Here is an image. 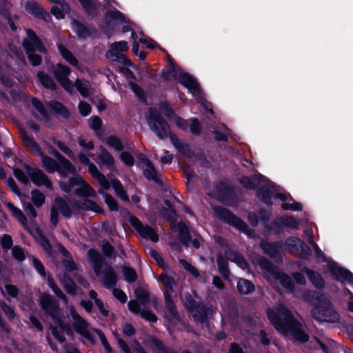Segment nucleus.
<instances>
[{
    "mask_svg": "<svg viewBox=\"0 0 353 353\" xmlns=\"http://www.w3.org/2000/svg\"><path fill=\"white\" fill-rule=\"evenodd\" d=\"M241 183L248 189H253L256 185H261L258 191L259 199L267 205L272 204V199L278 198L281 201H288L281 205L285 210L301 211L303 205L296 202L289 194L281 192V188L276 186L261 174L252 177L243 176L241 179Z\"/></svg>",
    "mask_w": 353,
    "mask_h": 353,
    "instance_id": "obj_1",
    "label": "nucleus"
},
{
    "mask_svg": "<svg viewBox=\"0 0 353 353\" xmlns=\"http://www.w3.org/2000/svg\"><path fill=\"white\" fill-rule=\"evenodd\" d=\"M267 314L274 328L281 334L290 336L295 341L305 342L309 336L294 314L284 305L279 303L267 310Z\"/></svg>",
    "mask_w": 353,
    "mask_h": 353,
    "instance_id": "obj_2",
    "label": "nucleus"
},
{
    "mask_svg": "<svg viewBox=\"0 0 353 353\" xmlns=\"http://www.w3.org/2000/svg\"><path fill=\"white\" fill-rule=\"evenodd\" d=\"M303 298L305 301L314 306L311 314L316 320L331 323L338 321V314L334 310L330 301L324 295L308 290L303 294Z\"/></svg>",
    "mask_w": 353,
    "mask_h": 353,
    "instance_id": "obj_3",
    "label": "nucleus"
},
{
    "mask_svg": "<svg viewBox=\"0 0 353 353\" xmlns=\"http://www.w3.org/2000/svg\"><path fill=\"white\" fill-rule=\"evenodd\" d=\"M40 305L43 310L53 320L56 326L50 325V328L55 339L60 343L64 341V334L72 333L70 325L63 323L59 316L58 306L53 298L49 294H43L40 297Z\"/></svg>",
    "mask_w": 353,
    "mask_h": 353,
    "instance_id": "obj_4",
    "label": "nucleus"
},
{
    "mask_svg": "<svg viewBox=\"0 0 353 353\" xmlns=\"http://www.w3.org/2000/svg\"><path fill=\"white\" fill-rule=\"evenodd\" d=\"M263 252L271 257H276L280 254L283 249L294 255L306 258L310 255L308 246L297 237L288 239L285 243L281 242L268 243L263 241L261 244Z\"/></svg>",
    "mask_w": 353,
    "mask_h": 353,
    "instance_id": "obj_5",
    "label": "nucleus"
},
{
    "mask_svg": "<svg viewBox=\"0 0 353 353\" xmlns=\"http://www.w3.org/2000/svg\"><path fill=\"white\" fill-rule=\"evenodd\" d=\"M69 311L73 321V327L78 334L85 338L92 343H94L97 337H99L105 349V353H113L105 335L100 330L90 327L88 322L77 312L73 307H70Z\"/></svg>",
    "mask_w": 353,
    "mask_h": 353,
    "instance_id": "obj_6",
    "label": "nucleus"
},
{
    "mask_svg": "<svg viewBox=\"0 0 353 353\" xmlns=\"http://www.w3.org/2000/svg\"><path fill=\"white\" fill-rule=\"evenodd\" d=\"M88 256L93 265L94 272L101 278L103 285L108 289L113 288L117 283V275L114 269L107 263H103L100 253L91 249Z\"/></svg>",
    "mask_w": 353,
    "mask_h": 353,
    "instance_id": "obj_7",
    "label": "nucleus"
},
{
    "mask_svg": "<svg viewBox=\"0 0 353 353\" xmlns=\"http://www.w3.org/2000/svg\"><path fill=\"white\" fill-rule=\"evenodd\" d=\"M170 74L189 90L197 102L201 103L207 112L213 114L211 105L205 101L199 85L193 77L174 66L170 70Z\"/></svg>",
    "mask_w": 353,
    "mask_h": 353,
    "instance_id": "obj_8",
    "label": "nucleus"
},
{
    "mask_svg": "<svg viewBox=\"0 0 353 353\" xmlns=\"http://www.w3.org/2000/svg\"><path fill=\"white\" fill-rule=\"evenodd\" d=\"M259 265L265 276L270 283L278 282L287 291L294 293L296 296H299L298 292L294 290L293 282L289 276L278 271L266 259H261Z\"/></svg>",
    "mask_w": 353,
    "mask_h": 353,
    "instance_id": "obj_9",
    "label": "nucleus"
},
{
    "mask_svg": "<svg viewBox=\"0 0 353 353\" xmlns=\"http://www.w3.org/2000/svg\"><path fill=\"white\" fill-rule=\"evenodd\" d=\"M159 110L163 113L170 120H173L174 123L181 129L183 130H189L194 134H199L201 132V127L196 119H190L189 120H184L182 118L178 117L175 115L173 110L170 108L169 104L165 102H161L159 104Z\"/></svg>",
    "mask_w": 353,
    "mask_h": 353,
    "instance_id": "obj_10",
    "label": "nucleus"
},
{
    "mask_svg": "<svg viewBox=\"0 0 353 353\" xmlns=\"http://www.w3.org/2000/svg\"><path fill=\"white\" fill-rule=\"evenodd\" d=\"M26 34L27 37L23 41V48L32 65H39L41 63V58L35 52L44 53L46 52L45 47L32 30H27Z\"/></svg>",
    "mask_w": 353,
    "mask_h": 353,
    "instance_id": "obj_11",
    "label": "nucleus"
},
{
    "mask_svg": "<svg viewBox=\"0 0 353 353\" xmlns=\"http://www.w3.org/2000/svg\"><path fill=\"white\" fill-rule=\"evenodd\" d=\"M147 123L150 129L161 139L170 134V127L155 108H150L145 114Z\"/></svg>",
    "mask_w": 353,
    "mask_h": 353,
    "instance_id": "obj_12",
    "label": "nucleus"
},
{
    "mask_svg": "<svg viewBox=\"0 0 353 353\" xmlns=\"http://www.w3.org/2000/svg\"><path fill=\"white\" fill-rule=\"evenodd\" d=\"M60 187L65 192L92 198L97 196L96 191L79 176L70 179L68 183L60 182Z\"/></svg>",
    "mask_w": 353,
    "mask_h": 353,
    "instance_id": "obj_13",
    "label": "nucleus"
},
{
    "mask_svg": "<svg viewBox=\"0 0 353 353\" xmlns=\"http://www.w3.org/2000/svg\"><path fill=\"white\" fill-rule=\"evenodd\" d=\"M21 138L26 148H28L33 154H37L41 157L43 165L49 173H54L58 170V162L54 159L43 156L39 146L26 132L21 133Z\"/></svg>",
    "mask_w": 353,
    "mask_h": 353,
    "instance_id": "obj_14",
    "label": "nucleus"
},
{
    "mask_svg": "<svg viewBox=\"0 0 353 353\" xmlns=\"http://www.w3.org/2000/svg\"><path fill=\"white\" fill-rule=\"evenodd\" d=\"M99 185L100 188L99 189V192L103 196L104 201L109 207L110 210L112 211L118 210V204L115 199L111 195L105 192V191L108 190L110 186H109L108 188H105L101 185ZM110 185L112 186L115 193L122 201L125 202L129 201L128 196L124 190L123 185L118 179H114L111 180V182H110Z\"/></svg>",
    "mask_w": 353,
    "mask_h": 353,
    "instance_id": "obj_15",
    "label": "nucleus"
},
{
    "mask_svg": "<svg viewBox=\"0 0 353 353\" xmlns=\"http://www.w3.org/2000/svg\"><path fill=\"white\" fill-rule=\"evenodd\" d=\"M128 49V44L125 41H120L110 44V49L106 52L108 59L117 61L126 65H131L132 63L123 54Z\"/></svg>",
    "mask_w": 353,
    "mask_h": 353,
    "instance_id": "obj_16",
    "label": "nucleus"
},
{
    "mask_svg": "<svg viewBox=\"0 0 353 353\" xmlns=\"http://www.w3.org/2000/svg\"><path fill=\"white\" fill-rule=\"evenodd\" d=\"M213 210L214 214L220 219H222L225 222L233 225L243 232H247L248 226L245 223L236 217L227 209L219 206H215L213 208Z\"/></svg>",
    "mask_w": 353,
    "mask_h": 353,
    "instance_id": "obj_17",
    "label": "nucleus"
},
{
    "mask_svg": "<svg viewBox=\"0 0 353 353\" xmlns=\"http://www.w3.org/2000/svg\"><path fill=\"white\" fill-rule=\"evenodd\" d=\"M327 268L336 281L341 283L347 282L353 286V274L347 269L339 266L336 263L330 260L327 261Z\"/></svg>",
    "mask_w": 353,
    "mask_h": 353,
    "instance_id": "obj_18",
    "label": "nucleus"
},
{
    "mask_svg": "<svg viewBox=\"0 0 353 353\" xmlns=\"http://www.w3.org/2000/svg\"><path fill=\"white\" fill-rule=\"evenodd\" d=\"M79 160L81 163L88 166L89 172L98 181L99 185H101L105 188H108L110 186V181L101 173L97 167L90 162L87 154L79 152Z\"/></svg>",
    "mask_w": 353,
    "mask_h": 353,
    "instance_id": "obj_19",
    "label": "nucleus"
},
{
    "mask_svg": "<svg viewBox=\"0 0 353 353\" xmlns=\"http://www.w3.org/2000/svg\"><path fill=\"white\" fill-rule=\"evenodd\" d=\"M70 69L61 63H58L54 70V75L61 86L69 93L74 92V83L68 79Z\"/></svg>",
    "mask_w": 353,
    "mask_h": 353,
    "instance_id": "obj_20",
    "label": "nucleus"
},
{
    "mask_svg": "<svg viewBox=\"0 0 353 353\" xmlns=\"http://www.w3.org/2000/svg\"><path fill=\"white\" fill-rule=\"evenodd\" d=\"M130 222L132 227L143 238L149 239L153 242L158 241V234L152 228L148 225H143L141 222L136 217H131Z\"/></svg>",
    "mask_w": 353,
    "mask_h": 353,
    "instance_id": "obj_21",
    "label": "nucleus"
},
{
    "mask_svg": "<svg viewBox=\"0 0 353 353\" xmlns=\"http://www.w3.org/2000/svg\"><path fill=\"white\" fill-rule=\"evenodd\" d=\"M26 172L33 183L38 186L43 185L49 190L52 189V185L51 181L41 170L31 167H26Z\"/></svg>",
    "mask_w": 353,
    "mask_h": 353,
    "instance_id": "obj_22",
    "label": "nucleus"
},
{
    "mask_svg": "<svg viewBox=\"0 0 353 353\" xmlns=\"http://www.w3.org/2000/svg\"><path fill=\"white\" fill-rule=\"evenodd\" d=\"M51 153L59 160L57 172L61 176H66L68 174H74L76 172L74 165L57 150H52Z\"/></svg>",
    "mask_w": 353,
    "mask_h": 353,
    "instance_id": "obj_23",
    "label": "nucleus"
},
{
    "mask_svg": "<svg viewBox=\"0 0 353 353\" xmlns=\"http://www.w3.org/2000/svg\"><path fill=\"white\" fill-rule=\"evenodd\" d=\"M25 10L29 14L34 15L38 18H42L46 21H48L50 16L45 12V10L36 2L28 1L25 4Z\"/></svg>",
    "mask_w": 353,
    "mask_h": 353,
    "instance_id": "obj_24",
    "label": "nucleus"
},
{
    "mask_svg": "<svg viewBox=\"0 0 353 353\" xmlns=\"http://www.w3.org/2000/svg\"><path fill=\"white\" fill-rule=\"evenodd\" d=\"M138 158L143 164L144 176L149 180H154L158 182L159 178L157 173L150 161L143 154H141Z\"/></svg>",
    "mask_w": 353,
    "mask_h": 353,
    "instance_id": "obj_25",
    "label": "nucleus"
},
{
    "mask_svg": "<svg viewBox=\"0 0 353 353\" xmlns=\"http://www.w3.org/2000/svg\"><path fill=\"white\" fill-rule=\"evenodd\" d=\"M71 28L80 39H86L91 35V30L78 20L72 21Z\"/></svg>",
    "mask_w": 353,
    "mask_h": 353,
    "instance_id": "obj_26",
    "label": "nucleus"
},
{
    "mask_svg": "<svg viewBox=\"0 0 353 353\" xmlns=\"http://www.w3.org/2000/svg\"><path fill=\"white\" fill-rule=\"evenodd\" d=\"M97 157L99 163L108 166L110 169L114 167V159L112 155L103 146L101 145L99 148Z\"/></svg>",
    "mask_w": 353,
    "mask_h": 353,
    "instance_id": "obj_27",
    "label": "nucleus"
},
{
    "mask_svg": "<svg viewBox=\"0 0 353 353\" xmlns=\"http://www.w3.org/2000/svg\"><path fill=\"white\" fill-rule=\"evenodd\" d=\"M118 344L124 353H146L140 343L136 341L129 346L123 339H119Z\"/></svg>",
    "mask_w": 353,
    "mask_h": 353,
    "instance_id": "obj_28",
    "label": "nucleus"
},
{
    "mask_svg": "<svg viewBox=\"0 0 353 353\" xmlns=\"http://www.w3.org/2000/svg\"><path fill=\"white\" fill-rule=\"evenodd\" d=\"M303 271L307 275L309 280L315 288H322L324 287L325 282L320 274L307 268H305Z\"/></svg>",
    "mask_w": 353,
    "mask_h": 353,
    "instance_id": "obj_29",
    "label": "nucleus"
},
{
    "mask_svg": "<svg viewBox=\"0 0 353 353\" xmlns=\"http://www.w3.org/2000/svg\"><path fill=\"white\" fill-rule=\"evenodd\" d=\"M57 210L65 217L69 218L72 215V210L68 204L62 198H57L52 205Z\"/></svg>",
    "mask_w": 353,
    "mask_h": 353,
    "instance_id": "obj_30",
    "label": "nucleus"
},
{
    "mask_svg": "<svg viewBox=\"0 0 353 353\" xmlns=\"http://www.w3.org/2000/svg\"><path fill=\"white\" fill-rule=\"evenodd\" d=\"M225 256L227 259L236 263L239 267H240L243 270H245L248 268V263L245 260L242 256L239 254L229 250L226 251L225 253Z\"/></svg>",
    "mask_w": 353,
    "mask_h": 353,
    "instance_id": "obj_31",
    "label": "nucleus"
},
{
    "mask_svg": "<svg viewBox=\"0 0 353 353\" xmlns=\"http://www.w3.org/2000/svg\"><path fill=\"white\" fill-rule=\"evenodd\" d=\"M77 207L83 210H91L96 213H102L101 207L94 201L89 199H84L77 203Z\"/></svg>",
    "mask_w": 353,
    "mask_h": 353,
    "instance_id": "obj_32",
    "label": "nucleus"
},
{
    "mask_svg": "<svg viewBox=\"0 0 353 353\" xmlns=\"http://www.w3.org/2000/svg\"><path fill=\"white\" fill-rule=\"evenodd\" d=\"M185 304L186 307L188 308V310H190L192 315L193 316L196 321H198L201 323H203L205 321L207 318V314L204 310H196L192 302H188L187 301L185 302Z\"/></svg>",
    "mask_w": 353,
    "mask_h": 353,
    "instance_id": "obj_33",
    "label": "nucleus"
},
{
    "mask_svg": "<svg viewBox=\"0 0 353 353\" xmlns=\"http://www.w3.org/2000/svg\"><path fill=\"white\" fill-rule=\"evenodd\" d=\"M76 87L77 90L83 97H88L90 94V84L89 81L78 79L76 80L74 87Z\"/></svg>",
    "mask_w": 353,
    "mask_h": 353,
    "instance_id": "obj_34",
    "label": "nucleus"
},
{
    "mask_svg": "<svg viewBox=\"0 0 353 353\" xmlns=\"http://www.w3.org/2000/svg\"><path fill=\"white\" fill-rule=\"evenodd\" d=\"M159 281L165 288L164 294H172L174 292L173 286L175 284L174 279L167 274H161L159 278Z\"/></svg>",
    "mask_w": 353,
    "mask_h": 353,
    "instance_id": "obj_35",
    "label": "nucleus"
},
{
    "mask_svg": "<svg viewBox=\"0 0 353 353\" xmlns=\"http://www.w3.org/2000/svg\"><path fill=\"white\" fill-rule=\"evenodd\" d=\"M59 280L68 293L75 294L77 286L74 282L69 276L64 274L63 275L60 276Z\"/></svg>",
    "mask_w": 353,
    "mask_h": 353,
    "instance_id": "obj_36",
    "label": "nucleus"
},
{
    "mask_svg": "<svg viewBox=\"0 0 353 353\" xmlns=\"http://www.w3.org/2000/svg\"><path fill=\"white\" fill-rule=\"evenodd\" d=\"M237 288L241 294H248L254 290V285L248 280L241 279L237 283Z\"/></svg>",
    "mask_w": 353,
    "mask_h": 353,
    "instance_id": "obj_37",
    "label": "nucleus"
},
{
    "mask_svg": "<svg viewBox=\"0 0 353 353\" xmlns=\"http://www.w3.org/2000/svg\"><path fill=\"white\" fill-rule=\"evenodd\" d=\"M58 49L61 55L64 59H65L72 66L78 67V60L73 56V54L68 50H67L65 47L60 44L58 46Z\"/></svg>",
    "mask_w": 353,
    "mask_h": 353,
    "instance_id": "obj_38",
    "label": "nucleus"
},
{
    "mask_svg": "<svg viewBox=\"0 0 353 353\" xmlns=\"http://www.w3.org/2000/svg\"><path fill=\"white\" fill-rule=\"evenodd\" d=\"M31 103L34 107L35 110L37 111V113H35V117L40 120H47V111L43 104L37 99H32Z\"/></svg>",
    "mask_w": 353,
    "mask_h": 353,
    "instance_id": "obj_39",
    "label": "nucleus"
},
{
    "mask_svg": "<svg viewBox=\"0 0 353 353\" xmlns=\"http://www.w3.org/2000/svg\"><path fill=\"white\" fill-rule=\"evenodd\" d=\"M8 208L11 211L12 215L17 219V220L23 224V225L26 228V221L27 219L22 212V211L15 207L12 203L8 202L6 204Z\"/></svg>",
    "mask_w": 353,
    "mask_h": 353,
    "instance_id": "obj_40",
    "label": "nucleus"
},
{
    "mask_svg": "<svg viewBox=\"0 0 353 353\" xmlns=\"http://www.w3.org/2000/svg\"><path fill=\"white\" fill-rule=\"evenodd\" d=\"M268 218L269 214L265 211H261L259 216L255 213H250L248 215L249 221L252 225H256L259 221H262L265 224Z\"/></svg>",
    "mask_w": 353,
    "mask_h": 353,
    "instance_id": "obj_41",
    "label": "nucleus"
},
{
    "mask_svg": "<svg viewBox=\"0 0 353 353\" xmlns=\"http://www.w3.org/2000/svg\"><path fill=\"white\" fill-rule=\"evenodd\" d=\"M41 83L46 88L54 90L57 87L56 83L52 79L43 72H40L37 74Z\"/></svg>",
    "mask_w": 353,
    "mask_h": 353,
    "instance_id": "obj_42",
    "label": "nucleus"
},
{
    "mask_svg": "<svg viewBox=\"0 0 353 353\" xmlns=\"http://www.w3.org/2000/svg\"><path fill=\"white\" fill-rule=\"evenodd\" d=\"M279 221L282 225L291 229H297L299 225V221L292 216H282Z\"/></svg>",
    "mask_w": 353,
    "mask_h": 353,
    "instance_id": "obj_43",
    "label": "nucleus"
},
{
    "mask_svg": "<svg viewBox=\"0 0 353 353\" xmlns=\"http://www.w3.org/2000/svg\"><path fill=\"white\" fill-rule=\"evenodd\" d=\"M105 143L116 151H121L123 149V145L117 137L109 136L105 139Z\"/></svg>",
    "mask_w": 353,
    "mask_h": 353,
    "instance_id": "obj_44",
    "label": "nucleus"
},
{
    "mask_svg": "<svg viewBox=\"0 0 353 353\" xmlns=\"http://www.w3.org/2000/svg\"><path fill=\"white\" fill-rule=\"evenodd\" d=\"M0 290L2 292V294L5 298H6L8 300H9L10 297L15 298L17 297L18 294V289L16 286L11 285V284H6L5 285V290L6 292L3 290V288L1 287Z\"/></svg>",
    "mask_w": 353,
    "mask_h": 353,
    "instance_id": "obj_45",
    "label": "nucleus"
},
{
    "mask_svg": "<svg viewBox=\"0 0 353 353\" xmlns=\"http://www.w3.org/2000/svg\"><path fill=\"white\" fill-rule=\"evenodd\" d=\"M49 105L56 113L61 115L64 118H67L69 116V112L61 103L56 101H51L50 102Z\"/></svg>",
    "mask_w": 353,
    "mask_h": 353,
    "instance_id": "obj_46",
    "label": "nucleus"
},
{
    "mask_svg": "<svg viewBox=\"0 0 353 353\" xmlns=\"http://www.w3.org/2000/svg\"><path fill=\"white\" fill-rule=\"evenodd\" d=\"M26 167H28V165H24L23 170L16 168L14 170V174L15 177L21 183L24 184H27L29 183V179H28V174L26 172Z\"/></svg>",
    "mask_w": 353,
    "mask_h": 353,
    "instance_id": "obj_47",
    "label": "nucleus"
},
{
    "mask_svg": "<svg viewBox=\"0 0 353 353\" xmlns=\"http://www.w3.org/2000/svg\"><path fill=\"white\" fill-rule=\"evenodd\" d=\"M171 295L172 294H164L165 301V307L169 310L171 315L174 318L176 319V318H178L179 315H178L176 309V306L171 299Z\"/></svg>",
    "mask_w": 353,
    "mask_h": 353,
    "instance_id": "obj_48",
    "label": "nucleus"
},
{
    "mask_svg": "<svg viewBox=\"0 0 353 353\" xmlns=\"http://www.w3.org/2000/svg\"><path fill=\"white\" fill-rule=\"evenodd\" d=\"M61 8H60L59 6H54L51 8V13L57 18V19H63L64 18V12H67L68 6L66 4H59Z\"/></svg>",
    "mask_w": 353,
    "mask_h": 353,
    "instance_id": "obj_49",
    "label": "nucleus"
},
{
    "mask_svg": "<svg viewBox=\"0 0 353 353\" xmlns=\"http://www.w3.org/2000/svg\"><path fill=\"white\" fill-rule=\"evenodd\" d=\"M32 201L37 207L41 206L45 202V196L43 194L37 190H32L31 192Z\"/></svg>",
    "mask_w": 353,
    "mask_h": 353,
    "instance_id": "obj_50",
    "label": "nucleus"
},
{
    "mask_svg": "<svg viewBox=\"0 0 353 353\" xmlns=\"http://www.w3.org/2000/svg\"><path fill=\"white\" fill-rule=\"evenodd\" d=\"M37 236H35L37 241L42 246L43 250L47 252L50 253L51 251V245L48 239H46L42 234H41L39 230L36 231Z\"/></svg>",
    "mask_w": 353,
    "mask_h": 353,
    "instance_id": "obj_51",
    "label": "nucleus"
},
{
    "mask_svg": "<svg viewBox=\"0 0 353 353\" xmlns=\"http://www.w3.org/2000/svg\"><path fill=\"white\" fill-rule=\"evenodd\" d=\"M123 274L126 281L129 283L134 282L137 279L136 272L129 267L123 268Z\"/></svg>",
    "mask_w": 353,
    "mask_h": 353,
    "instance_id": "obj_52",
    "label": "nucleus"
},
{
    "mask_svg": "<svg viewBox=\"0 0 353 353\" xmlns=\"http://www.w3.org/2000/svg\"><path fill=\"white\" fill-rule=\"evenodd\" d=\"M217 265L219 272L223 276H228L229 274V270L228 268V263L221 256H219L217 259Z\"/></svg>",
    "mask_w": 353,
    "mask_h": 353,
    "instance_id": "obj_53",
    "label": "nucleus"
},
{
    "mask_svg": "<svg viewBox=\"0 0 353 353\" xmlns=\"http://www.w3.org/2000/svg\"><path fill=\"white\" fill-rule=\"evenodd\" d=\"M316 341L319 344L322 350L325 353L329 352L330 349L333 346V345L334 343V341H332L330 339H325L324 341H321L319 339H316Z\"/></svg>",
    "mask_w": 353,
    "mask_h": 353,
    "instance_id": "obj_54",
    "label": "nucleus"
},
{
    "mask_svg": "<svg viewBox=\"0 0 353 353\" xmlns=\"http://www.w3.org/2000/svg\"><path fill=\"white\" fill-rule=\"evenodd\" d=\"M12 256L17 261H22L25 259V252L22 248L14 246L12 250Z\"/></svg>",
    "mask_w": 353,
    "mask_h": 353,
    "instance_id": "obj_55",
    "label": "nucleus"
},
{
    "mask_svg": "<svg viewBox=\"0 0 353 353\" xmlns=\"http://www.w3.org/2000/svg\"><path fill=\"white\" fill-rule=\"evenodd\" d=\"M180 263L182 265V266L189 272H190L193 276L195 277L199 276V273L198 270L192 266L191 264H190L187 261L181 259L180 260Z\"/></svg>",
    "mask_w": 353,
    "mask_h": 353,
    "instance_id": "obj_56",
    "label": "nucleus"
},
{
    "mask_svg": "<svg viewBox=\"0 0 353 353\" xmlns=\"http://www.w3.org/2000/svg\"><path fill=\"white\" fill-rule=\"evenodd\" d=\"M121 159L128 166H132L134 165L133 157L127 152H122L120 154Z\"/></svg>",
    "mask_w": 353,
    "mask_h": 353,
    "instance_id": "obj_57",
    "label": "nucleus"
},
{
    "mask_svg": "<svg viewBox=\"0 0 353 353\" xmlns=\"http://www.w3.org/2000/svg\"><path fill=\"white\" fill-rule=\"evenodd\" d=\"M56 145L67 156H68L70 158H71L73 161L74 160V154H73L72 151L64 143H63L61 141H57L56 143Z\"/></svg>",
    "mask_w": 353,
    "mask_h": 353,
    "instance_id": "obj_58",
    "label": "nucleus"
},
{
    "mask_svg": "<svg viewBox=\"0 0 353 353\" xmlns=\"http://www.w3.org/2000/svg\"><path fill=\"white\" fill-rule=\"evenodd\" d=\"M79 110L81 114L83 117L88 116L91 112L90 105L83 101H81L79 104Z\"/></svg>",
    "mask_w": 353,
    "mask_h": 353,
    "instance_id": "obj_59",
    "label": "nucleus"
},
{
    "mask_svg": "<svg viewBox=\"0 0 353 353\" xmlns=\"http://www.w3.org/2000/svg\"><path fill=\"white\" fill-rule=\"evenodd\" d=\"M102 250L103 254L106 256H112L114 249L112 245L108 241H104L102 243Z\"/></svg>",
    "mask_w": 353,
    "mask_h": 353,
    "instance_id": "obj_60",
    "label": "nucleus"
},
{
    "mask_svg": "<svg viewBox=\"0 0 353 353\" xmlns=\"http://www.w3.org/2000/svg\"><path fill=\"white\" fill-rule=\"evenodd\" d=\"M78 143L81 147L86 150H91L94 147V143L92 141L85 140V139L79 138Z\"/></svg>",
    "mask_w": 353,
    "mask_h": 353,
    "instance_id": "obj_61",
    "label": "nucleus"
},
{
    "mask_svg": "<svg viewBox=\"0 0 353 353\" xmlns=\"http://www.w3.org/2000/svg\"><path fill=\"white\" fill-rule=\"evenodd\" d=\"M23 207L25 212L29 216L33 219L37 217V212L31 203L28 202L27 203H24Z\"/></svg>",
    "mask_w": 353,
    "mask_h": 353,
    "instance_id": "obj_62",
    "label": "nucleus"
},
{
    "mask_svg": "<svg viewBox=\"0 0 353 353\" xmlns=\"http://www.w3.org/2000/svg\"><path fill=\"white\" fill-rule=\"evenodd\" d=\"M107 17L114 19H118L120 21H124L125 17L123 14L117 10H110L107 12Z\"/></svg>",
    "mask_w": 353,
    "mask_h": 353,
    "instance_id": "obj_63",
    "label": "nucleus"
},
{
    "mask_svg": "<svg viewBox=\"0 0 353 353\" xmlns=\"http://www.w3.org/2000/svg\"><path fill=\"white\" fill-rule=\"evenodd\" d=\"M102 121L98 117H94L90 119V126L94 130L100 129Z\"/></svg>",
    "mask_w": 353,
    "mask_h": 353,
    "instance_id": "obj_64",
    "label": "nucleus"
}]
</instances>
